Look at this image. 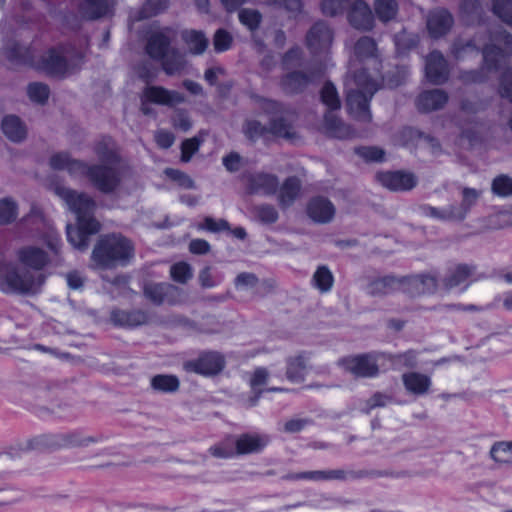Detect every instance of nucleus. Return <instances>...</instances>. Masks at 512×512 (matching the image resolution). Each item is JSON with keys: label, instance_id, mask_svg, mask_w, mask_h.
<instances>
[{"label": "nucleus", "instance_id": "1", "mask_svg": "<svg viewBox=\"0 0 512 512\" xmlns=\"http://www.w3.org/2000/svg\"><path fill=\"white\" fill-rule=\"evenodd\" d=\"M176 32L169 27L151 31L147 35L145 52L153 60L159 61L162 70L168 76L181 75L187 61L185 55L172 46Z\"/></svg>", "mask_w": 512, "mask_h": 512}, {"label": "nucleus", "instance_id": "2", "mask_svg": "<svg viewBox=\"0 0 512 512\" xmlns=\"http://www.w3.org/2000/svg\"><path fill=\"white\" fill-rule=\"evenodd\" d=\"M135 258V245L131 239L121 233L101 235L92 250V267L113 269L127 266Z\"/></svg>", "mask_w": 512, "mask_h": 512}, {"label": "nucleus", "instance_id": "3", "mask_svg": "<svg viewBox=\"0 0 512 512\" xmlns=\"http://www.w3.org/2000/svg\"><path fill=\"white\" fill-rule=\"evenodd\" d=\"M345 85L347 90L346 104L349 113L358 121L370 122L372 115L369 103L378 90V84L363 70L348 77Z\"/></svg>", "mask_w": 512, "mask_h": 512}, {"label": "nucleus", "instance_id": "4", "mask_svg": "<svg viewBox=\"0 0 512 512\" xmlns=\"http://www.w3.org/2000/svg\"><path fill=\"white\" fill-rule=\"evenodd\" d=\"M109 438L103 434L84 435L80 432L44 434L29 439L26 448L45 451L63 448L87 447L92 443L106 444Z\"/></svg>", "mask_w": 512, "mask_h": 512}, {"label": "nucleus", "instance_id": "5", "mask_svg": "<svg viewBox=\"0 0 512 512\" xmlns=\"http://www.w3.org/2000/svg\"><path fill=\"white\" fill-rule=\"evenodd\" d=\"M54 193L67 205L68 209L76 215L77 223L82 228H89L90 232H99L101 225L94 218L96 203L89 195L65 187L61 184L53 186Z\"/></svg>", "mask_w": 512, "mask_h": 512}, {"label": "nucleus", "instance_id": "6", "mask_svg": "<svg viewBox=\"0 0 512 512\" xmlns=\"http://www.w3.org/2000/svg\"><path fill=\"white\" fill-rule=\"evenodd\" d=\"M45 281L41 272L19 270L13 264H8L0 277V290L5 293L35 294Z\"/></svg>", "mask_w": 512, "mask_h": 512}, {"label": "nucleus", "instance_id": "7", "mask_svg": "<svg viewBox=\"0 0 512 512\" xmlns=\"http://www.w3.org/2000/svg\"><path fill=\"white\" fill-rule=\"evenodd\" d=\"M482 54L487 69L502 68L507 57L512 55V35L501 29L491 32L489 43L483 47Z\"/></svg>", "mask_w": 512, "mask_h": 512}, {"label": "nucleus", "instance_id": "8", "mask_svg": "<svg viewBox=\"0 0 512 512\" xmlns=\"http://www.w3.org/2000/svg\"><path fill=\"white\" fill-rule=\"evenodd\" d=\"M261 109L269 115L270 134L275 137L287 140L296 139L297 133L294 131L293 122L288 117L282 104L273 100H263Z\"/></svg>", "mask_w": 512, "mask_h": 512}, {"label": "nucleus", "instance_id": "9", "mask_svg": "<svg viewBox=\"0 0 512 512\" xmlns=\"http://www.w3.org/2000/svg\"><path fill=\"white\" fill-rule=\"evenodd\" d=\"M82 56L80 53L72 55L66 48L50 49L41 59V68L52 76H65L75 69Z\"/></svg>", "mask_w": 512, "mask_h": 512}, {"label": "nucleus", "instance_id": "10", "mask_svg": "<svg viewBox=\"0 0 512 512\" xmlns=\"http://www.w3.org/2000/svg\"><path fill=\"white\" fill-rule=\"evenodd\" d=\"M118 163H101L88 166L85 164L82 174L101 192H113L121 182V176L117 167Z\"/></svg>", "mask_w": 512, "mask_h": 512}, {"label": "nucleus", "instance_id": "11", "mask_svg": "<svg viewBox=\"0 0 512 512\" xmlns=\"http://www.w3.org/2000/svg\"><path fill=\"white\" fill-rule=\"evenodd\" d=\"M322 77L318 69L306 71L287 70L280 78L279 86L288 95L303 93L310 85L318 82Z\"/></svg>", "mask_w": 512, "mask_h": 512}, {"label": "nucleus", "instance_id": "12", "mask_svg": "<svg viewBox=\"0 0 512 512\" xmlns=\"http://www.w3.org/2000/svg\"><path fill=\"white\" fill-rule=\"evenodd\" d=\"M380 357L378 353H364L345 357L339 361V364L355 377L372 378L379 374Z\"/></svg>", "mask_w": 512, "mask_h": 512}, {"label": "nucleus", "instance_id": "13", "mask_svg": "<svg viewBox=\"0 0 512 512\" xmlns=\"http://www.w3.org/2000/svg\"><path fill=\"white\" fill-rule=\"evenodd\" d=\"M225 365L224 357L215 351L203 352L197 359L184 364L187 371L205 376L216 375L222 371Z\"/></svg>", "mask_w": 512, "mask_h": 512}, {"label": "nucleus", "instance_id": "14", "mask_svg": "<svg viewBox=\"0 0 512 512\" xmlns=\"http://www.w3.org/2000/svg\"><path fill=\"white\" fill-rule=\"evenodd\" d=\"M375 177L383 187L394 192L410 191L418 183L415 174L401 170L379 172Z\"/></svg>", "mask_w": 512, "mask_h": 512}, {"label": "nucleus", "instance_id": "15", "mask_svg": "<svg viewBox=\"0 0 512 512\" xmlns=\"http://www.w3.org/2000/svg\"><path fill=\"white\" fill-rule=\"evenodd\" d=\"M144 296L153 304H176L180 301L181 290L170 283H148L144 286Z\"/></svg>", "mask_w": 512, "mask_h": 512}, {"label": "nucleus", "instance_id": "16", "mask_svg": "<svg viewBox=\"0 0 512 512\" xmlns=\"http://www.w3.org/2000/svg\"><path fill=\"white\" fill-rule=\"evenodd\" d=\"M143 92L145 100H150L156 105L174 107L185 102V96L182 93L163 86L148 85Z\"/></svg>", "mask_w": 512, "mask_h": 512}, {"label": "nucleus", "instance_id": "17", "mask_svg": "<svg viewBox=\"0 0 512 512\" xmlns=\"http://www.w3.org/2000/svg\"><path fill=\"white\" fill-rule=\"evenodd\" d=\"M349 24L361 31H369L374 26V16L370 6L363 0L354 1L347 14Z\"/></svg>", "mask_w": 512, "mask_h": 512}, {"label": "nucleus", "instance_id": "18", "mask_svg": "<svg viewBox=\"0 0 512 512\" xmlns=\"http://www.w3.org/2000/svg\"><path fill=\"white\" fill-rule=\"evenodd\" d=\"M247 190L251 194H274L279 188L278 177L269 173H251L244 176Z\"/></svg>", "mask_w": 512, "mask_h": 512}, {"label": "nucleus", "instance_id": "19", "mask_svg": "<svg viewBox=\"0 0 512 512\" xmlns=\"http://www.w3.org/2000/svg\"><path fill=\"white\" fill-rule=\"evenodd\" d=\"M306 212L313 222L326 224L333 220L336 208L329 199L317 196L310 199L307 204Z\"/></svg>", "mask_w": 512, "mask_h": 512}, {"label": "nucleus", "instance_id": "20", "mask_svg": "<svg viewBox=\"0 0 512 512\" xmlns=\"http://www.w3.org/2000/svg\"><path fill=\"white\" fill-rule=\"evenodd\" d=\"M332 32L323 22L315 23L308 31L306 43L313 54L326 51L332 43Z\"/></svg>", "mask_w": 512, "mask_h": 512}, {"label": "nucleus", "instance_id": "21", "mask_svg": "<svg viewBox=\"0 0 512 512\" xmlns=\"http://www.w3.org/2000/svg\"><path fill=\"white\" fill-rule=\"evenodd\" d=\"M437 288V276L433 274H419L403 277V291L411 296L432 293Z\"/></svg>", "mask_w": 512, "mask_h": 512}, {"label": "nucleus", "instance_id": "22", "mask_svg": "<svg viewBox=\"0 0 512 512\" xmlns=\"http://www.w3.org/2000/svg\"><path fill=\"white\" fill-rule=\"evenodd\" d=\"M18 261L31 272H40L50 261L47 253L36 246H24L17 251Z\"/></svg>", "mask_w": 512, "mask_h": 512}, {"label": "nucleus", "instance_id": "23", "mask_svg": "<svg viewBox=\"0 0 512 512\" xmlns=\"http://www.w3.org/2000/svg\"><path fill=\"white\" fill-rule=\"evenodd\" d=\"M110 320L116 326L133 328L147 324L149 314L142 309H114L110 313Z\"/></svg>", "mask_w": 512, "mask_h": 512}, {"label": "nucleus", "instance_id": "24", "mask_svg": "<svg viewBox=\"0 0 512 512\" xmlns=\"http://www.w3.org/2000/svg\"><path fill=\"white\" fill-rule=\"evenodd\" d=\"M425 72L427 79L435 85L442 84L448 79L447 62L440 52L433 51L427 56Z\"/></svg>", "mask_w": 512, "mask_h": 512}, {"label": "nucleus", "instance_id": "25", "mask_svg": "<svg viewBox=\"0 0 512 512\" xmlns=\"http://www.w3.org/2000/svg\"><path fill=\"white\" fill-rule=\"evenodd\" d=\"M269 441V436L265 434H241L235 440V454L244 455L258 453L268 445Z\"/></svg>", "mask_w": 512, "mask_h": 512}, {"label": "nucleus", "instance_id": "26", "mask_svg": "<svg viewBox=\"0 0 512 512\" xmlns=\"http://www.w3.org/2000/svg\"><path fill=\"white\" fill-rule=\"evenodd\" d=\"M113 7V0H82L78 12L83 19L97 20L110 15Z\"/></svg>", "mask_w": 512, "mask_h": 512}, {"label": "nucleus", "instance_id": "27", "mask_svg": "<svg viewBox=\"0 0 512 512\" xmlns=\"http://www.w3.org/2000/svg\"><path fill=\"white\" fill-rule=\"evenodd\" d=\"M448 99V94L444 90H426L417 96L415 105L420 112H432L442 109Z\"/></svg>", "mask_w": 512, "mask_h": 512}, {"label": "nucleus", "instance_id": "28", "mask_svg": "<svg viewBox=\"0 0 512 512\" xmlns=\"http://www.w3.org/2000/svg\"><path fill=\"white\" fill-rule=\"evenodd\" d=\"M400 289H403V277L398 278L394 275L373 278L366 286L367 293L375 297L385 296Z\"/></svg>", "mask_w": 512, "mask_h": 512}, {"label": "nucleus", "instance_id": "29", "mask_svg": "<svg viewBox=\"0 0 512 512\" xmlns=\"http://www.w3.org/2000/svg\"><path fill=\"white\" fill-rule=\"evenodd\" d=\"M453 17L446 9H435L427 17V29L433 38L444 36L453 25Z\"/></svg>", "mask_w": 512, "mask_h": 512}, {"label": "nucleus", "instance_id": "30", "mask_svg": "<svg viewBox=\"0 0 512 512\" xmlns=\"http://www.w3.org/2000/svg\"><path fill=\"white\" fill-rule=\"evenodd\" d=\"M309 369V356L305 352L286 359V378L293 383H301Z\"/></svg>", "mask_w": 512, "mask_h": 512}, {"label": "nucleus", "instance_id": "31", "mask_svg": "<svg viewBox=\"0 0 512 512\" xmlns=\"http://www.w3.org/2000/svg\"><path fill=\"white\" fill-rule=\"evenodd\" d=\"M402 382L406 391L416 396H422L430 391L431 378L419 372L411 371L402 375Z\"/></svg>", "mask_w": 512, "mask_h": 512}, {"label": "nucleus", "instance_id": "32", "mask_svg": "<svg viewBox=\"0 0 512 512\" xmlns=\"http://www.w3.org/2000/svg\"><path fill=\"white\" fill-rule=\"evenodd\" d=\"M324 129L326 133L338 139H348L355 136V131L339 118L335 112H326L324 115Z\"/></svg>", "mask_w": 512, "mask_h": 512}, {"label": "nucleus", "instance_id": "33", "mask_svg": "<svg viewBox=\"0 0 512 512\" xmlns=\"http://www.w3.org/2000/svg\"><path fill=\"white\" fill-rule=\"evenodd\" d=\"M301 181L296 176L285 179L279 188L278 203L282 209L290 207L301 193Z\"/></svg>", "mask_w": 512, "mask_h": 512}, {"label": "nucleus", "instance_id": "34", "mask_svg": "<svg viewBox=\"0 0 512 512\" xmlns=\"http://www.w3.org/2000/svg\"><path fill=\"white\" fill-rule=\"evenodd\" d=\"M4 135L12 142H21L27 136V128L18 116L7 115L1 124Z\"/></svg>", "mask_w": 512, "mask_h": 512}, {"label": "nucleus", "instance_id": "35", "mask_svg": "<svg viewBox=\"0 0 512 512\" xmlns=\"http://www.w3.org/2000/svg\"><path fill=\"white\" fill-rule=\"evenodd\" d=\"M476 271V266L468 264H458L450 269L443 279L445 288L452 289L468 280Z\"/></svg>", "mask_w": 512, "mask_h": 512}, {"label": "nucleus", "instance_id": "36", "mask_svg": "<svg viewBox=\"0 0 512 512\" xmlns=\"http://www.w3.org/2000/svg\"><path fill=\"white\" fill-rule=\"evenodd\" d=\"M461 196L462 200L460 205H454V211L457 215L458 221L464 220L471 208L476 205L477 201L482 196V190L470 187H462Z\"/></svg>", "mask_w": 512, "mask_h": 512}, {"label": "nucleus", "instance_id": "37", "mask_svg": "<svg viewBox=\"0 0 512 512\" xmlns=\"http://www.w3.org/2000/svg\"><path fill=\"white\" fill-rule=\"evenodd\" d=\"M50 166L55 170H68L70 174H82L85 163L71 159L67 153H58L50 158Z\"/></svg>", "mask_w": 512, "mask_h": 512}, {"label": "nucleus", "instance_id": "38", "mask_svg": "<svg viewBox=\"0 0 512 512\" xmlns=\"http://www.w3.org/2000/svg\"><path fill=\"white\" fill-rule=\"evenodd\" d=\"M182 39L191 54L200 55L208 47V39L203 32L197 30H186L182 33Z\"/></svg>", "mask_w": 512, "mask_h": 512}, {"label": "nucleus", "instance_id": "39", "mask_svg": "<svg viewBox=\"0 0 512 512\" xmlns=\"http://www.w3.org/2000/svg\"><path fill=\"white\" fill-rule=\"evenodd\" d=\"M97 232H90L89 228H82L80 223H77V227L67 226V237L68 241L79 250H86L89 246V237Z\"/></svg>", "mask_w": 512, "mask_h": 512}, {"label": "nucleus", "instance_id": "40", "mask_svg": "<svg viewBox=\"0 0 512 512\" xmlns=\"http://www.w3.org/2000/svg\"><path fill=\"white\" fill-rule=\"evenodd\" d=\"M353 55L356 60L362 62L366 59L377 57V47L374 39L363 36L354 45Z\"/></svg>", "mask_w": 512, "mask_h": 512}, {"label": "nucleus", "instance_id": "41", "mask_svg": "<svg viewBox=\"0 0 512 512\" xmlns=\"http://www.w3.org/2000/svg\"><path fill=\"white\" fill-rule=\"evenodd\" d=\"M242 132L251 142H256L260 138H267L270 134L269 124L264 125L256 119H247L243 123Z\"/></svg>", "mask_w": 512, "mask_h": 512}, {"label": "nucleus", "instance_id": "42", "mask_svg": "<svg viewBox=\"0 0 512 512\" xmlns=\"http://www.w3.org/2000/svg\"><path fill=\"white\" fill-rule=\"evenodd\" d=\"M151 387L161 393H174L180 387V381L175 375L158 374L151 378Z\"/></svg>", "mask_w": 512, "mask_h": 512}, {"label": "nucleus", "instance_id": "43", "mask_svg": "<svg viewBox=\"0 0 512 512\" xmlns=\"http://www.w3.org/2000/svg\"><path fill=\"white\" fill-rule=\"evenodd\" d=\"M384 473L380 471H345L343 469H334L326 471V480H347V479H361L365 477H380Z\"/></svg>", "mask_w": 512, "mask_h": 512}, {"label": "nucleus", "instance_id": "44", "mask_svg": "<svg viewBox=\"0 0 512 512\" xmlns=\"http://www.w3.org/2000/svg\"><path fill=\"white\" fill-rule=\"evenodd\" d=\"M373 6L377 18L383 23L394 20L398 13L396 0H374Z\"/></svg>", "mask_w": 512, "mask_h": 512}, {"label": "nucleus", "instance_id": "45", "mask_svg": "<svg viewBox=\"0 0 512 512\" xmlns=\"http://www.w3.org/2000/svg\"><path fill=\"white\" fill-rule=\"evenodd\" d=\"M321 102L327 107V112L334 113L341 108V100L334 84L327 81L320 91Z\"/></svg>", "mask_w": 512, "mask_h": 512}, {"label": "nucleus", "instance_id": "46", "mask_svg": "<svg viewBox=\"0 0 512 512\" xmlns=\"http://www.w3.org/2000/svg\"><path fill=\"white\" fill-rule=\"evenodd\" d=\"M400 134L405 143L415 140L422 141L423 143L431 147L433 152L438 151L440 148L439 142L434 137L426 135L412 127L403 128Z\"/></svg>", "mask_w": 512, "mask_h": 512}, {"label": "nucleus", "instance_id": "47", "mask_svg": "<svg viewBox=\"0 0 512 512\" xmlns=\"http://www.w3.org/2000/svg\"><path fill=\"white\" fill-rule=\"evenodd\" d=\"M491 458L499 464H512V441H500L492 445Z\"/></svg>", "mask_w": 512, "mask_h": 512}, {"label": "nucleus", "instance_id": "48", "mask_svg": "<svg viewBox=\"0 0 512 512\" xmlns=\"http://www.w3.org/2000/svg\"><path fill=\"white\" fill-rule=\"evenodd\" d=\"M254 218L262 224L269 225L275 223L279 214L276 208L271 204H260L252 208Z\"/></svg>", "mask_w": 512, "mask_h": 512}, {"label": "nucleus", "instance_id": "49", "mask_svg": "<svg viewBox=\"0 0 512 512\" xmlns=\"http://www.w3.org/2000/svg\"><path fill=\"white\" fill-rule=\"evenodd\" d=\"M95 153L102 163H118L114 143L110 138L99 141L95 145Z\"/></svg>", "mask_w": 512, "mask_h": 512}, {"label": "nucleus", "instance_id": "50", "mask_svg": "<svg viewBox=\"0 0 512 512\" xmlns=\"http://www.w3.org/2000/svg\"><path fill=\"white\" fill-rule=\"evenodd\" d=\"M461 13L468 23L480 21L482 13L481 0H462Z\"/></svg>", "mask_w": 512, "mask_h": 512}, {"label": "nucleus", "instance_id": "51", "mask_svg": "<svg viewBox=\"0 0 512 512\" xmlns=\"http://www.w3.org/2000/svg\"><path fill=\"white\" fill-rule=\"evenodd\" d=\"M312 282L321 292H328L332 288L334 278L326 266H320L315 271Z\"/></svg>", "mask_w": 512, "mask_h": 512}, {"label": "nucleus", "instance_id": "52", "mask_svg": "<svg viewBox=\"0 0 512 512\" xmlns=\"http://www.w3.org/2000/svg\"><path fill=\"white\" fill-rule=\"evenodd\" d=\"M27 95L32 102L44 105L49 98L50 89L44 83L33 82L27 86Z\"/></svg>", "mask_w": 512, "mask_h": 512}, {"label": "nucleus", "instance_id": "53", "mask_svg": "<svg viewBox=\"0 0 512 512\" xmlns=\"http://www.w3.org/2000/svg\"><path fill=\"white\" fill-rule=\"evenodd\" d=\"M422 213L425 216L436 218L442 221H458L457 215L454 211V205L445 209H438L429 205L421 207Z\"/></svg>", "mask_w": 512, "mask_h": 512}, {"label": "nucleus", "instance_id": "54", "mask_svg": "<svg viewBox=\"0 0 512 512\" xmlns=\"http://www.w3.org/2000/svg\"><path fill=\"white\" fill-rule=\"evenodd\" d=\"M17 217V204L10 198L0 200V225H7Z\"/></svg>", "mask_w": 512, "mask_h": 512}, {"label": "nucleus", "instance_id": "55", "mask_svg": "<svg viewBox=\"0 0 512 512\" xmlns=\"http://www.w3.org/2000/svg\"><path fill=\"white\" fill-rule=\"evenodd\" d=\"M167 7V0H147L139 11L138 20L147 19L162 12Z\"/></svg>", "mask_w": 512, "mask_h": 512}, {"label": "nucleus", "instance_id": "56", "mask_svg": "<svg viewBox=\"0 0 512 512\" xmlns=\"http://www.w3.org/2000/svg\"><path fill=\"white\" fill-rule=\"evenodd\" d=\"M492 192L495 195L501 197H507L512 195V178L506 175L497 176L492 181L491 186Z\"/></svg>", "mask_w": 512, "mask_h": 512}, {"label": "nucleus", "instance_id": "57", "mask_svg": "<svg viewBox=\"0 0 512 512\" xmlns=\"http://www.w3.org/2000/svg\"><path fill=\"white\" fill-rule=\"evenodd\" d=\"M238 16L240 22L252 31L259 27L262 19L260 12L254 9H242Z\"/></svg>", "mask_w": 512, "mask_h": 512}, {"label": "nucleus", "instance_id": "58", "mask_svg": "<svg viewBox=\"0 0 512 512\" xmlns=\"http://www.w3.org/2000/svg\"><path fill=\"white\" fill-rule=\"evenodd\" d=\"M170 275L174 281L184 284L192 278V270L189 264L179 262L171 266Z\"/></svg>", "mask_w": 512, "mask_h": 512}, {"label": "nucleus", "instance_id": "59", "mask_svg": "<svg viewBox=\"0 0 512 512\" xmlns=\"http://www.w3.org/2000/svg\"><path fill=\"white\" fill-rule=\"evenodd\" d=\"M355 151L360 157L369 162H381L385 156L384 150L375 146L359 147Z\"/></svg>", "mask_w": 512, "mask_h": 512}, {"label": "nucleus", "instance_id": "60", "mask_svg": "<svg viewBox=\"0 0 512 512\" xmlns=\"http://www.w3.org/2000/svg\"><path fill=\"white\" fill-rule=\"evenodd\" d=\"M202 140L198 137L186 139L181 145V160L189 162L192 156L199 150Z\"/></svg>", "mask_w": 512, "mask_h": 512}, {"label": "nucleus", "instance_id": "61", "mask_svg": "<svg viewBox=\"0 0 512 512\" xmlns=\"http://www.w3.org/2000/svg\"><path fill=\"white\" fill-rule=\"evenodd\" d=\"M165 174L185 189L195 188V182L193 179L180 170L167 168L165 169Z\"/></svg>", "mask_w": 512, "mask_h": 512}, {"label": "nucleus", "instance_id": "62", "mask_svg": "<svg viewBox=\"0 0 512 512\" xmlns=\"http://www.w3.org/2000/svg\"><path fill=\"white\" fill-rule=\"evenodd\" d=\"M172 124L175 129L187 132L192 127V121L187 111L178 109L172 116Z\"/></svg>", "mask_w": 512, "mask_h": 512}, {"label": "nucleus", "instance_id": "63", "mask_svg": "<svg viewBox=\"0 0 512 512\" xmlns=\"http://www.w3.org/2000/svg\"><path fill=\"white\" fill-rule=\"evenodd\" d=\"M499 93L512 102V69L506 68L500 77Z\"/></svg>", "mask_w": 512, "mask_h": 512}, {"label": "nucleus", "instance_id": "64", "mask_svg": "<svg viewBox=\"0 0 512 512\" xmlns=\"http://www.w3.org/2000/svg\"><path fill=\"white\" fill-rule=\"evenodd\" d=\"M349 0H322V12L327 16L342 13Z\"/></svg>", "mask_w": 512, "mask_h": 512}]
</instances>
